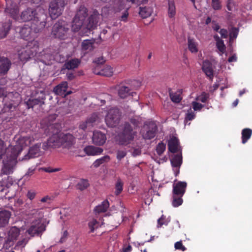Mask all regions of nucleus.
<instances>
[{"mask_svg": "<svg viewBox=\"0 0 252 252\" xmlns=\"http://www.w3.org/2000/svg\"><path fill=\"white\" fill-rule=\"evenodd\" d=\"M87 16V8L84 6H81L73 20L72 30L74 32L80 30L79 34L81 35L88 36L97 27L99 19V12L96 10H94L88 19V22L86 25H84V22Z\"/></svg>", "mask_w": 252, "mask_h": 252, "instance_id": "nucleus-1", "label": "nucleus"}, {"mask_svg": "<svg viewBox=\"0 0 252 252\" xmlns=\"http://www.w3.org/2000/svg\"><path fill=\"white\" fill-rule=\"evenodd\" d=\"M45 132L47 135H51L47 141L43 143L42 148L46 150L50 148H57L61 147L60 133L61 126L58 123L49 122L47 125Z\"/></svg>", "mask_w": 252, "mask_h": 252, "instance_id": "nucleus-2", "label": "nucleus"}, {"mask_svg": "<svg viewBox=\"0 0 252 252\" xmlns=\"http://www.w3.org/2000/svg\"><path fill=\"white\" fill-rule=\"evenodd\" d=\"M42 16L43 17V21L40 22L39 25L32 23L31 26L25 25L21 28L20 34L22 38L26 40H31V41L34 40L35 34L40 32L46 26V22L44 20L46 16L43 14Z\"/></svg>", "mask_w": 252, "mask_h": 252, "instance_id": "nucleus-3", "label": "nucleus"}, {"mask_svg": "<svg viewBox=\"0 0 252 252\" xmlns=\"http://www.w3.org/2000/svg\"><path fill=\"white\" fill-rule=\"evenodd\" d=\"M39 51V43L33 40L29 41L27 45L18 51L19 59L22 62H27L35 57Z\"/></svg>", "mask_w": 252, "mask_h": 252, "instance_id": "nucleus-4", "label": "nucleus"}, {"mask_svg": "<svg viewBox=\"0 0 252 252\" xmlns=\"http://www.w3.org/2000/svg\"><path fill=\"white\" fill-rule=\"evenodd\" d=\"M136 131L133 130L132 126L128 123L124 124L122 131L117 136L119 144L126 146L131 143L136 135Z\"/></svg>", "mask_w": 252, "mask_h": 252, "instance_id": "nucleus-5", "label": "nucleus"}, {"mask_svg": "<svg viewBox=\"0 0 252 252\" xmlns=\"http://www.w3.org/2000/svg\"><path fill=\"white\" fill-rule=\"evenodd\" d=\"M21 151L22 149L17 150L16 148L12 149L10 157H7V160H3L0 176L2 175H7L13 173L14 163Z\"/></svg>", "mask_w": 252, "mask_h": 252, "instance_id": "nucleus-6", "label": "nucleus"}, {"mask_svg": "<svg viewBox=\"0 0 252 252\" xmlns=\"http://www.w3.org/2000/svg\"><path fill=\"white\" fill-rule=\"evenodd\" d=\"M69 27L66 22L63 20H59L53 27L52 35L55 38L65 39L67 37Z\"/></svg>", "mask_w": 252, "mask_h": 252, "instance_id": "nucleus-7", "label": "nucleus"}, {"mask_svg": "<svg viewBox=\"0 0 252 252\" xmlns=\"http://www.w3.org/2000/svg\"><path fill=\"white\" fill-rule=\"evenodd\" d=\"M65 5L64 0H54L50 3L49 13L52 19H55L62 14Z\"/></svg>", "mask_w": 252, "mask_h": 252, "instance_id": "nucleus-8", "label": "nucleus"}, {"mask_svg": "<svg viewBox=\"0 0 252 252\" xmlns=\"http://www.w3.org/2000/svg\"><path fill=\"white\" fill-rule=\"evenodd\" d=\"M121 113L119 109L112 108L110 109L105 117V122L109 127H115L120 121Z\"/></svg>", "mask_w": 252, "mask_h": 252, "instance_id": "nucleus-9", "label": "nucleus"}, {"mask_svg": "<svg viewBox=\"0 0 252 252\" xmlns=\"http://www.w3.org/2000/svg\"><path fill=\"white\" fill-rule=\"evenodd\" d=\"M36 10L34 8H28L22 11L20 16L19 21L21 22H27L33 20L32 23L39 25L41 19L37 16Z\"/></svg>", "mask_w": 252, "mask_h": 252, "instance_id": "nucleus-10", "label": "nucleus"}, {"mask_svg": "<svg viewBox=\"0 0 252 252\" xmlns=\"http://www.w3.org/2000/svg\"><path fill=\"white\" fill-rule=\"evenodd\" d=\"M61 146L63 148L70 149L74 143V137L69 133H60Z\"/></svg>", "mask_w": 252, "mask_h": 252, "instance_id": "nucleus-11", "label": "nucleus"}, {"mask_svg": "<svg viewBox=\"0 0 252 252\" xmlns=\"http://www.w3.org/2000/svg\"><path fill=\"white\" fill-rule=\"evenodd\" d=\"M117 90L118 95L122 98H125L130 95L133 97L136 95L135 92L132 91L128 86H126L124 83L119 84Z\"/></svg>", "mask_w": 252, "mask_h": 252, "instance_id": "nucleus-12", "label": "nucleus"}, {"mask_svg": "<svg viewBox=\"0 0 252 252\" xmlns=\"http://www.w3.org/2000/svg\"><path fill=\"white\" fill-rule=\"evenodd\" d=\"M13 97V95L12 93L8 94L7 96H5L4 98L5 102L4 108L8 109L9 111H13L19 103V100H13L12 98Z\"/></svg>", "mask_w": 252, "mask_h": 252, "instance_id": "nucleus-13", "label": "nucleus"}, {"mask_svg": "<svg viewBox=\"0 0 252 252\" xmlns=\"http://www.w3.org/2000/svg\"><path fill=\"white\" fill-rule=\"evenodd\" d=\"M187 184L186 182L179 181L173 186V194L183 196L185 193Z\"/></svg>", "mask_w": 252, "mask_h": 252, "instance_id": "nucleus-14", "label": "nucleus"}, {"mask_svg": "<svg viewBox=\"0 0 252 252\" xmlns=\"http://www.w3.org/2000/svg\"><path fill=\"white\" fill-rule=\"evenodd\" d=\"M68 84L66 82H63L57 85L54 89V93L62 97H65L71 93V91L67 92Z\"/></svg>", "mask_w": 252, "mask_h": 252, "instance_id": "nucleus-15", "label": "nucleus"}, {"mask_svg": "<svg viewBox=\"0 0 252 252\" xmlns=\"http://www.w3.org/2000/svg\"><path fill=\"white\" fill-rule=\"evenodd\" d=\"M40 143H37L30 148L29 153L25 155L23 159H28L31 158L38 157L40 155Z\"/></svg>", "mask_w": 252, "mask_h": 252, "instance_id": "nucleus-16", "label": "nucleus"}, {"mask_svg": "<svg viewBox=\"0 0 252 252\" xmlns=\"http://www.w3.org/2000/svg\"><path fill=\"white\" fill-rule=\"evenodd\" d=\"M5 11L15 20L19 21V8L16 3H12L9 6L7 4Z\"/></svg>", "mask_w": 252, "mask_h": 252, "instance_id": "nucleus-17", "label": "nucleus"}, {"mask_svg": "<svg viewBox=\"0 0 252 252\" xmlns=\"http://www.w3.org/2000/svg\"><path fill=\"white\" fill-rule=\"evenodd\" d=\"M106 140V136L102 132L98 131L94 132L92 140L94 144L102 145L105 143Z\"/></svg>", "mask_w": 252, "mask_h": 252, "instance_id": "nucleus-18", "label": "nucleus"}, {"mask_svg": "<svg viewBox=\"0 0 252 252\" xmlns=\"http://www.w3.org/2000/svg\"><path fill=\"white\" fill-rule=\"evenodd\" d=\"M202 69L206 76L212 80L214 77V70L212 63L208 60L204 61L203 62Z\"/></svg>", "mask_w": 252, "mask_h": 252, "instance_id": "nucleus-19", "label": "nucleus"}, {"mask_svg": "<svg viewBox=\"0 0 252 252\" xmlns=\"http://www.w3.org/2000/svg\"><path fill=\"white\" fill-rule=\"evenodd\" d=\"M45 229V227L42 224L38 223L32 225L28 229L27 232L32 236H34L35 235H39Z\"/></svg>", "mask_w": 252, "mask_h": 252, "instance_id": "nucleus-20", "label": "nucleus"}, {"mask_svg": "<svg viewBox=\"0 0 252 252\" xmlns=\"http://www.w3.org/2000/svg\"><path fill=\"white\" fill-rule=\"evenodd\" d=\"M10 61L6 58L0 57V74H6L11 66Z\"/></svg>", "mask_w": 252, "mask_h": 252, "instance_id": "nucleus-21", "label": "nucleus"}, {"mask_svg": "<svg viewBox=\"0 0 252 252\" xmlns=\"http://www.w3.org/2000/svg\"><path fill=\"white\" fill-rule=\"evenodd\" d=\"M94 73L95 74L105 77H111L113 74V68L109 65H104L99 68V70L95 69Z\"/></svg>", "mask_w": 252, "mask_h": 252, "instance_id": "nucleus-22", "label": "nucleus"}, {"mask_svg": "<svg viewBox=\"0 0 252 252\" xmlns=\"http://www.w3.org/2000/svg\"><path fill=\"white\" fill-rule=\"evenodd\" d=\"M10 216L11 213L9 211H0V227H4L8 224Z\"/></svg>", "mask_w": 252, "mask_h": 252, "instance_id": "nucleus-23", "label": "nucleus"}, {"mask_svg": "<svg viewBox=\"0 0 252 252\" xmlns=\"http://www.w3.org/2000/svg\"><path fill=\"white\" fill-rule=\"evenodd\" d=\"M179 144L178 139L173 136L168 142V147L169 151L172 153H176L178 152V148Z\"/></svg>", "mask_w": 252, "mask_h": 252, "instance_id": "nucleus-24", "label": "nucleus"}, {"mask_svg": "<svg viewBox=\"0 0 252 252\" xmlns=\"http://www.w3.org/2000/svg\"><path fill=\"white\" fill-rule=\"evenodd\" d=\"M157 130V126L154 123L150 124L149 129L143 135L144 139H151L153 138L156 135Z\"/></svg>", "mask_w": 252, "mask_h": 252, "instance_id": "nucleus-25", "label": "nucleus"}, {"mask_svg": "<svg viewBox=\"0 0 252 252\" xmlns=\"http://www.w3.org/2000/svg\"><path fill=\"white\" fill-rule=\"evenodd\" d=\"M81 63V60L79 59L74 58L66 62L63 67L68 70L74 69L78 67Z\"/></svg>", "mask_w": 252, "mask_h": 252, "instance_id": "nucleus-26", "label": "nucleus"}, {"mask_svg": "<svg viewBox=\"0 0 252 252\" xmlns=\"http://www.w3.org/2000/svg\"><path fill=\"white\" fill-rule=\"evenodd\" d=\"M84 151L87 155L94 156L102 153L103 149L99 147L89 146L85 148Z\"/></svg>", "mask_w": 252, "mask_h": 252, "instance_id": "nucleus-27", "label": "nucleus"}, {"mask_svg": "<svg viewBox=\"0 0 252 252\" xmlns=\"http://www.w3.org/2000/svg\"><path fill=\"white\" fill-rule=\"evenodd\" d=\"M182 92V89H179L175 93H173V92L169 91V94L171 100L175 103H179L182 99V97L181 96Z\"/></svg>", "mask_w": 252, "mask_h": 252, "instance_id": "nucleus-28", "label": "nucleus"}, {"mask_svg": "<svg viewBox=\"0 0 252 252\" xmlns=\"http://www.w3.org/2000/svg\"><path fill=\"white\" fill-rule=\"evenodd\" d=\"M153 12V9L151 6H140L139 14L143 18L149 17Z\"/></svg>", "mask_w": 252, "mask_h": 252, "instance_id": "nucleus-29", "label": "nucleus"}, {"mask_svg": "<svg viewBox=\"0 0 252 252\" xmlns=\"http://www.w3.org/2000/svg\"><path fill=\"white\" fill-rule=\"evenodd\" d=\"M43 99L44 98H42V99L38 98L29 99L26 102V103L27 107L29 109L30 108H33L34 106L37 105L41 106L44 104Z\"/></svg>", "mask_w": 252, "mask_h": 252, "instance_id": "nucleus-30", "label": "nucleus"}, {"mask_svg": "<svg viewBox=\"0 0 252 252\" xmlns=\"http://www.w3.org/2000/svg\"><path fill=\"white\" fill-rule=\"evenodd\" d=\"M252 129L249 128H245L242 131V143L245 144L251 137Z\"/></svg>", "mask_w": 252, "mask_h": 252, "instance_id": "nucleus-31", "label": "nucleus"}, {"mask_svg": "<svg viewBox=\"0 0 252 252\" xmlns=\"http://www.w3.org/2000/svg\"><path fill=\"white\" fill-rule=\"evenodd\" d=\"M94 41L89 39L84 40L81 44L82 49L85 51H90L94 49Z\"/></svg>", "mask_w": 252, "mask_h": 252, "instance_id": "nucleus-32", "label": "nucleus"}, {"mask_svg": "<svg viewBox=\"0 0 252 252\" xmlns=\"http://www.w3.org/2000/svg\"><path fill=\"white\" fill-rule=\"evenodd\" d=\"M109 206V203L106 200L103 201L101 204L97 206L94 208V211L97 213H104L107 211Z\"/></svg>", "mask_w": 252, "mask_h": 252, "instance_id": "nucleus-33", "label": "nucleus"}, {"mask_svg": "<svg viewBox=\"0 0 252 252\" xmlns=\"http://www.w3.org/2000/svg\"><path fill=\"white\" fill-rule=\"evenodd\" d=\"M188 46L191 53H196L198 52L197 43L194 39L190 37L188 38Z\"/></svg>", "mask_w": 252, "mask_h": 252, "instance_id": "nucleus-34", "label": "nucleus"}, {"mask_svg": "<svg viewBox=\"0 0 252 252\" xmlns=\"http://www.w3.org/2000/svg\"><path fill=\"white\" fill-rule=\"evenodd\" d=\"M110 160V157L109 156L106 155L95 160L94 162L93 165L94 167L97 168L102 164L107 162Z\"/></svg>", "mask_w": 252, "mask_h": 252, "instance_id": "nucleus-35", "label": "nucleus"}, {"mask_svg": "<svg viewBox=\"0 0 252 252\" xmlns=\"http://www.w3.org/2000/svg\"><path fill=\"white\" fill-rule=\"evenodd\" d=\"M20 235V230L16 226L12 227L8 232V237L16 240Z\"/></svg>", "mask_w": 252, "mask_h": 252, "instance_id": "nucleus-36", "label": "nucleus"}, {"mask_svg": "<svg viewBox=\"0 0 252 252\" xmlns=\"http://www.w3.org/2000/svg\"><path fill=\"white\" fill-rule=\"evenodd\" d=\"M182 162V157L181 155H176L171 160L172 166L173 167H179Z\"/></svg>", "mask_w": 252, "mask_h": 252, "instance_id": "nucleus-37", "label": "nucleus"}, {"mask_svg": "<svg viewBox=\"0 0 252 252\" xmlns=\"http://www.w3.org/2000/svg\"><path fill=\"white\" fill-rule=\"evenodd\" d=\"M19 141L22 146H28L34 141V138L32 136H26L22 137Z\"/></svg>", "mask_w": 252, "mask_h": 252, "instance_id": "nucleus-38", "label": "nucleus"}, {"mask_svg": "<svg viewBox=\"0 0 252 252\" xmlns=\"http://www.w3.org/2000/svg\"><path fill=\"white\" fill-rule=\"evenodd\" d=\"M176 13L175 3L173 1H168V15L170 18L174 17Z\"/></svg>", "mask_w": 252, "mask_h": 252, "instance_id": "nucleus-39", "label": "nucleus"}, {"mask_svg": "<svg viewBox=\"0 0 252 252\" xmlns=\"http://www.w3.org/2000/svg\"><path fill=\"white\" fill-rule=\"evenodd\" d=\"M11 22L8 20L7 22H5L2 25V30L1 33V37H5L10 30Z\"/></svg>", "mask_w": 252, "mask_h": 252, "instance_id": "nucleus-40", "label": "nucleus"}, {"mask_svg": "<svg viewBox=\"0 0 252 252\" xmlns=\"http://www.w3.org/2000/svg\"><path fill=\"white\" fill-rule=\"evenodd\" d=\"M77 186L79 189L83 190L89 186V181L87 179H81L78 183Z\"/></svg>", "mask_w": 252, "mask_h": 252, "instance_id": "nucleus-41", "label": "nucleus"}, {"mask_svg": "<svg viewBox=\"0 0 252 252\" xmlns=\"http://www.w3.org/2000/svg\"><path fill=\"white\" fill-rule=\"evenodd\" d=\"M182 196L174 195L173 196L172 205L177 207L181 205L183 203Z\"/></svg>", "mask_w": 252, "mask_h": 252, "instance_id": "nucleus-42", "label": "nucleus"}, {"mask_svg": "<svg viewBox=\"0 0 252 252\" xmlns=\"http://www.w3.org/2000/svg\"><path fill=\"white\" fill-rule=\"evenodd\" d=\"M115 194L116 195H119L123 189V183L121 180H118L115 185Z\"/></svg>", "mask_w": 252, "mask_h": 252, "instance_id": "nucleus-43", "label": "nucleus"}, {"mask_svg": "<svg viewBox=\"0 0 252 252\" xmlns=\"http://www.w3.org/2000/svg\"><path fill=\"white\" fill-rule=\"evenodd\" d=\"M209 97V94L205 92H202L199 95L197 96L195 99L196 101H201L203 103L206 102Z\"/></svg>", "mask_w": 252, "mask_h": 252, "instance_id": "nucleus-44", "label": "nucleus"}, {"mask_svg": "<svg viewBox=\"0 0 252 252\" xmlns=\"http://www.w3.org/2000/svg\"><path fill=\"white\" fill-rule=\"evenodd\" d=\"M166 149V145L162 142L159 143L157 146L156 151L159 156H161L164 152Z\"/></svg>", "mask_w": 252, "mask_h": 252, "instance_id": "nucleus-45", "label": "nucleus"}, {"mask_svg": "<svg viewBox=\"0 0 252 252\" xmlns=\"http://www.w3.org/2000/svg\"><path fill=\"white\" fill-rule=\"evenodd\" d=\"M98 119V116L97 114L94 113L92 114L91 117L87 119L86 120L88 124H89V126H91L92 127L94 126V124L96 122L97 119Z\"/></svg>", "mask_w": 252, "mask_h": 252, "instance_id": "nucleus-46", "label": "nucleus"}, {"mask_svg": "<svg viewBox=\"0 0 252 252\" xmlns=\"http://www.w3.org/2000/svg\"><path fill=\"white\" fill-rule=\"evenodd\" d=\"M14 240L9 237L7 238V239L5 240L4 243H3V248L5 249H9L14 245Z\"/></svg>", "mask_w": 252, "mask_h": 252, "instance_id": "nucleus-47", "label": "nucleus"}, {"mask_svg": "<svg viewBox=\"0 0 252 252\" xmlns=\"http://www.w3.org/2000/svg\"><path fill=\"white\" fill-rule=\"evenodd\" d=\"M211 5L215 10H220L222 7L220 0H212Z\"/></svg>", "mask_w": 252, "mask_h": 252, "instance_id": "nucleus-48", "label": "nucleus"}, {"mask_svg": "<svg viewBox=\"0 0 252 252\" xmlns=\"http://www.w3.org/2000/svg\"><path fill=\"white\" fill-rule=\"evenodd\" d=\"M168 223V221L166 220V217L162 215L160 218L158 220L157 227L158 228L161 227L163 225H167Z\"/></svg>", "mask_w": 252, "mask_h": 252, "instance_id": "nucleus-49", "label": "nucleus"}, {"mask_svg": "<svg viewBox=\"0 0 252 252\" xmlns=\"http://www.w3.org/2000/svg\"><path fill=\"white\" fill-rule=\"evenodd\" d=\"M98 225V222L96 220H93L92 221H90L88 223V226L89 228L90 229V232H93L94 229L97 227Z\"/></svg>", "mask_w": 252, "mask_h": 252, "instance_id": "nucleus-50", "label": "nucleus"}, {"mask_svg": "<svg viewBox=\"0 0 252 252\" xmlns=\"http://www.w3.org/2000/svg\"><path fill=\"white\" fill-rule=\"evenodd\" d=\"M40 170L43 171L47 173H53L60 171L61 169L60 168H53L51 167H42L40 168Z\"/></svg>", "mask_w": 252, "mask_h": 252, "instance_id": "nucleus-51", "label": "nucleus"}, {"mask_svg": "<svg viewBox=\"0 0 252 252\" xmlns=\"http://www.w3.org/2000/svg\"><path fill=\"white\" fill-rule=\"evenodd\" d=\"M6 153V148L4 142L0 139V159L2 158V156Z\"/></svg>", "mask_w": 252, "mask_h": 252, "instance_id": "nucleus-52", "label": "nucleus"}, {"mask_svg": "<svg viewBox=\"0 0 252 252\" xmlns=\"http://www.w3.org/2000/svg\"><path fill=\"white\" fill-rule=\"evenodd\" d=\"M194 113L190 109L186 114L185 121H191L195 118Z\"/></svg>", "mask_w": 252, "mask_h": 252, "instance_id": "nucleus-53", "label": "nucleus"}, {"mask_svg": "<svg viewBox=\"0 0 252 252\" xmlns=\"http://www.w3.org/2000/svg\"><path fill=\"white\" fill-rule=\"evenodd\" d=\"M216 45L219 50L221 52H223L225 49V46L223 40H220L216 43Z\"/></svg>", "mask_w": 252, "mask_h": 252, "instance_id": "nucleus-54", "label": "nucleus"}, {"mask_svg": "<svg viewBox=\"0 0 252 252\" xmlns=\"http://www.w3.org/2000/svg\"><path fill=\"white\" fill-rule=\"evenodd\" d=\"M191 105L194 111H200L204 107L203 105L196 101L192 102Z\"/></svg>", "mask_w": 252, "mask_h": 252, "instance_id": "nucleus-55", "label": "nucleus"}, {"mask_svg": "<svg viewBox=\"0 0 252 252\" xmlns=\"http://www.w3.org/2000/svg\"><path fill=\"white\" fill-rule=\"evenodd\" d=\"M126 155V152L124 150H118L117 152V158L119 160H121L124 158Z\"/></svg>", "mask_w": 252, "mask_h": 252, "instance_id": "nucleus-56", "label": "nucleus"}, {"mask_svg": "<svg viewBox=\"0 0 252 252\" xmlns=\"http://www.w3.org/2000/svg\"><path fill=\"white\" fill-rule=\"evenodd\" d=\"M235 7L234 0H227L226 3V7L228 10L232 11Z\"/></svg>", "mask_w": 252, "mask_h": 252, "instance_id": "nucleus-57", "label": "nucleus"}, {"mask_svg": "<svg viewBox=\"0 0 252 252\" xmlns=\"http://www.w3.org/2000/svg\"><path fill=\"white\" fill-rule=\"evenodd\" d=\"M94 62L97 64L95 69L99 70V68L103 66L101 65V64L105 62V60L102 57L98 58L95 60Z\"/></svg>", "mask_w": 252, "mask_h": 252, "instance_id": "nucleus-58", "label": "nucleus"}, {"mask_svg": "<svg viewBox=\"0 0 252 252\" xmlns=\"http://www.w3.org/2000/svg\"><path fill=\"white\" fill-rule=\"evenodd\" d=\"M174 247L175 249L181 250L182 251H185L187 250L186 248L183 245L182 241H179L175 243Z\"/></svg>", "mask_w": 252, "mask_h": 252, "instance_id": "nucleus-59", "label": "nucleus"}, {"mask_svg": "<svg viewBox=\"0 0 252 252\" xmlns=\"http://www.w3.org/2000/svg\"><path fill=\"white\" fill-rule=\"evenodd\" d=\"M52 199L48 195L45 196L40 199V201L42 203H46L47 204L50 205L52 202Z\"/></svg>", "mask_w": 252, "mask_h": 252, "instance_id": "nucleus-60", "label": "nucleus"}, {"mask_svg": "<svg viewBox=\"0 0 252 252\" xmlns=\"http://www.w3.org/2000/svg\"><path fill=\"white\" fill-rule=\"evenodd\" d=\"M238 33V30L236 28H233L230 32V38H236Z\"/></svg>", "mask_w": 252, "mask_h": 252, "instance_id": "nucleus-61", "label": "nucleus"}, {"mask_svg": "<svg viewBox=\"0 0 252 252\" xmlns=\"http://www.w3.org/2000/svg\"><path fill=\"white\" fill-rule=\"evenodd\" d=\"M36 195V192L33 190H29L27 194V197L31 200L34 198Z\"/></svg>", "mask_w": 252, "mask_h": 252, "instance_id": "nucleus-62", "label": "nucleus"}, {"mask_svg": "<svg viewBox=\"0 0 252 252\" xmlns=\"http://www.w3.org/2000/svg\"><path fill=\"white\" fill-rule=\"evenodd\" d=\"M221 35V37L223 38H226L228 36V32L226 29H221L219 32Z\"/></svg>", "mask_w": 252, "mask_h": 252, "instance_id": "nucleus-63", "label": "nucleus"}, {"mask_svg": "<svg viewBox=\"0 0 252 252\" xmlns=\"http://www.w3.org/2000/svg\"><path fill=\"white\" fill-rule=\"evenodd\" d=\"M79 128L83 130H85L87 128H91V126H89V124H88L87 121L85 122H83L79 125Z\"/></svg>", "mask_w": 252, "mask_h": 252, "instance_id": "nucleus-64", "label": "nucleus"}]
</instances>
